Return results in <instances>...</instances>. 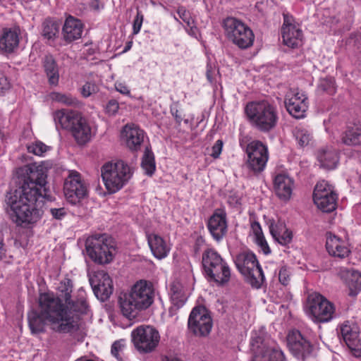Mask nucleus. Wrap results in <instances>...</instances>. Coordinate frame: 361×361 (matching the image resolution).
<instances>
[{
    "instance_id": "nucleus-23",
    "label": "nucleus",
    "mask_w": 361,
    "mask_h": 361,
    "mask_svg": "<svg viewBox=\"0 0 361 361\" xmlns=\"http://www.w3.org/2000/svg\"><path fill=\"white\" fill-rule=\"evenodd\" d=\"M147 243L152 255L157 259L166 258L171 249L169 240L155 232L147 233Z\"/></svg>"
},
{
    "instance_id": "nucleus-10",
    "label": "nucleus",
    "mask_w": 361,
    "mask_h": 361,
    "mask_svg": "<svg viewBox=\"0 0 361 361\" xmlns=\"http://www.w3.org/2000/svg\"><path fill=\"white\" fill-rule=\"evenodd\" d=\"M307 315L314 322H328L335 315L333 303L317 293L308 295L305 306Z\"/></svg>"
},
{
    "instance_id": "nucleus-48",
    "label": "nucleus",
    "mask_w": 361,
    "mask_h": 361,
    "mask_svg": "<svg viewBox=\"0 0 361 361\" xmlns=\"http://www.w3.org/2000/svg\"><path fill=\"white\" fill-rule=\"evenodd\" d=\"M279 282L283 285L287 286L290 280V271L286 266H283L279 271Z\"/></svg>"
},
{
    "instance_id": "nucleus-41",
    "label": "nucleus",
    "mask_w": 361,
    "mask_h": 361,
    "mask_svg": "<svg viewBox=\"0 0 361 361\" xmlns=\"http://www.w3.org/2000/svg\"><path fill=\"white\" fill-rule=\"evenodd\" d=\"M141 166L145 173L148 176H152L155 171L154 156L153 152L148 148L145 149L142 159Z\"/></svg>"
},
{
    "instance_id": "nucleus-5",
    "label": "nucleus",
    "mask_w": 361,
    "mask_h": 361,
    "mask_svg": "<svg viewBox=\"0 0 361 361\" xmlns=\"http://www.w3.org/2000/svg\"><path fill=\"white\" fill-rule=\"evenodd\" d=\"M102 178L106 190L115 193L121 190L130 179L133 171L123 161L107 162L101 169Z\"/></svg>"
},
{
    "instance_id": "nucleus-37",
    "label": "nucleus",
    "mask_w": 361,
    "mask_h": 361,
    "mask_svg": "<svg viewBox=\"0 0 361 361\" xmlns=\"http://www.w3.org/2000/svg\"><path fill=\"white\" fill-rule=\"evenodd\" d=\"M251 232L254 236V241L260 250L264 255H269L271 252V249L262 233V227L258 222L254 221L251 224Z\"/></svg>"
},
{
    "instance_id": "nucleus-53",
    "label": "nucleus",
    "mask_w": 361,
    "mask_h": 361,
    "mask_svg": "<svg viewBox=\"0 0 361 361\" xmlns=\"http://www.w3.org/2000/svg\"><path fill=\"white\" fill-rule=\"evenodd\" d=\"M11 85L4 73H0V94L10 89Z\"/></svg>"
},
{
    "instance_id": "nucleus-39",
    "label": "nucleus",
    "mask_w": 361,
    "mask_h": 361,
    "mask_svg": "<svg viewBox=\"0 0 361 361\" xmlns=\"http://www.w3.org/2000/svg\"><path fill=\"white\" fill-rule=\"evenodd\" d=\"M171 298L173 303L178 306H182L185 300L186 296L183 286L178 281H173L170 287Z\"/></svg>"
},
{
    "instance_id": "nucleus-47",
    "label": "nucleus",
    "mask_w": 361,
    "mask_h": 361,
    "mask_svg": "<svg viewBox=\"0 0 361 361\" xmlns=\"http://www.w3.org/2000/svg\"><path fill=\"white\" fill-rule=\"evenodd\" d=\"M126 345V341L124 339L116 341L112 344L111 353L118 360H121V353L125 349Z\"/></svg>"
},
{
    "instance_id": "nucleus-24",
    "label": "nucleus",
    "mask_w": 361,
    "mask_h": 361,
    "mask_svg": "<svg viewBox=\"0 0 361 361\" xmlns=\"http://www.w3.org/2000/svg\"><path fill=\"white\" fill-rule=\"evenodd\" d=\"M326 248L331 256L339 259H344L350 253L348 243L331 233H326Z\"/></svg>"
},
{
    "instance_id": "nucleus-56",
    "label": "nucleus",
    "mask_w": 361,
    "mask_h": 361,
    "mask_svg": "<svg viewBox=\"0 0 361 361\" xmlns=\"http://www.w3.org/2000/svg\"><path fill=\"white\" fill-rule=\"evenodd\" d=\"M171 113L172 116L174 117L176 123L180 125L182 121V116L181 114L179 112V111L176 108H171Z\"/></svg>"
},
{
    "instance_id": "nucleus-57",
    "label": "nucleus",
    "mask_w": 361,
    "mask_h": 361,
    "mask_svg": "<svg viewBox=\"0 0 361 361\" xmlns=\"http://www.w3.org/2000/svg\"><path fill=\"white\" fill-rule=\"evenodd\" d=\"M162 361H180V360L174 357L165 356L162 358Z\"/></svg>"
},
{
    "instance_id": "nucleus-30",
    "label": "nucleus",
    "mask_w": 361,
    "mask_h": 361,
    "mask_svg": "<svg viewBox=\"0 0 361 361\" xmlns=\"http://www.w3.org/2000/svg\"><path fill=\"white\" fill-rule=\"evenodd\" d=\"M83 30L82 22L72 16L66 18L63 27V35L64 39L71 42L80 38Z\"/></svg>"
},
{
    "instance_id": "nucleus-14",
    "label": "nucleus",
    "mask_w": 361,
    "mask_h": 361,
    "mask_svg": "<svg viewBox=\"0 0 361 361\" xmlns=\"http://www.w3.org/2000/svg\"><path fill=\"white\" fill-rule=\"evenodd\" d=\"M245 152L249 169L255 173L264 171L269 160L267 146L259 140H252L247 144Z\"/></svg>"
},
{
    "instance_id": "nucleus-34",
    "label": "nucleus",
    "mask_w": 361,
    "mask_h": 361,
    "mask_svg": "<svg viewBox=\"0 0 361 361\" xmlns=\"http://www.w3.org/2000/svg\"><path fill=\"white\" fill-rule=\"evenodd\" d=\"M80 116L73 111L59 110L54 114V120L56 126L62 128L72 129L73 125L78 121Z\"/></svg>"
},
{
    "instance_id": "nucleus-22",
    "label": "nucleus",
    "mask_w": 361,
    "mask_h": 361,
    "mask_svg": "<svg viewBox=\"0 0 361 361\" xmlns=\"http://www.w3.org/2000/svg\"><path fill=\"white\" fill-rule=\"evenodd\" d=\"M90 282L95 295L102 301L107 300L113 293L112 280L109 274L103 270L97 271L90 278Z\"/></svg>"
},
{
    "instance_id": "nucleus-16",
    "label": "nucleus",
    "mask_w": 361,
    "mask_h": 361,
    "mask_svg": "<svg viewBox=\"0 0 361 361\" xmlns=\"http://www.w3.org/2000/svg\"><path fill=\"white\" fill-rule=\"evenodd\" d=\"M188 328L196 336H205L212 328V319L203 306L194 307L189 316Z\"/></svg>"
},
{
    "instance_id": "nucleus-25",
    "label": "nucleus",
    "mask_w": 361,
    "mask_h": 361,
    "mask_svg": "<svg viewBox=\"0 0 361 361\" xmlns=\"http://www.w3.org/2000/svg\"><path fill=\"white\" fill-rule=\"evenodd\" d=\"M121 135L127 147L133 151L140 148L145 137L144 130L135 124L126 125L121 131Z\"/></svg>"
},
{
    "instance_id": "nucleus-51",
    "label": "nucleus",
    "mask_w": 361,
    "mask_h": 361,
    "mask_svg": "<svg viewBox=\"0 0 361 361\" xmlns=\"http://www.w3.org/2000/svg\"><path fill=\"white\" fill-rule=\"evenodd\" d=\"M224 142L221 140H218L212 146L210 153V156L214 159H218L221 154Z\"/></svg>"
},
{
    "instance_id": "nucleus-27",
    "label": "nucleus",
    "mask_w": 361,
    "mask_h": 361,
    "mask_svg": "<svg viewBox=\"0 0 361 361\" xmlns=\"http://www.w3.org/2000/svg\"><path fill=\"white\" fill-rule=\"evenodd\" d=\"M20 35L18 27L4 28L0 36V50L6 54L14 52L19 46Z\"/></svg>"
},
{
    "instance_id": "nucleus-26",
    "label": "nucleus",
    "mask_w": 361,
    "mask_h": 361,
    "mask_svg": "<svg viewBox=\"0 0 361 361\" xmlns=\"http://www.w3.org/2000/svg\"><path fill=\"white\" fill-rule=\"evenodd\" d=\"M207 227L214 239L221 240L227 232L226 213L221 209L216 210L209 219Z\"/></svg>"
},
{
    "instance_id": "nucleus-58",
    "label": "nucleus",
    "mask_w": 361,
    "mask_h": 361,
    "mask_svg": "<svg viewBox=\"0 0 361 361\" xmlns=\"http://www.w3.org/2000/svg\"><path fill=\"white\" fill-rule=\"evenodd\" d=\"M173 18L176 21H178V18L176 16L173 15Z\"/></svg>"
},
{
    "instance_id": "nucleus-17",
    "label": "nucleus",
    "mask_w": 361,
    "mask_h": 361,
    "mask_svg": "<svg viewBox=\"0 0 361 361\" xmlns=\"http://www.w3.org/2000/svg\"><path fill=\"white\" fill-rule=\"evenodd\" d=\"M286 342L288 350L298 360H304L312 354V345L298 330L288 333Z\"/></svg>"
},
{
    "instance_id": "nucleus-36",
    "label": "nucleus",
    "mask_w": 361,
    "mask_h": 361,
    "mask_svg": "<svg viewBox=\"0 0 361 361\" xmlns=\"http://www.w3.org/2000/svg\"><path fill=\"white\" fill-rule=\"evenodd\" d=\"M43 66L49 84L57 85L59 80V68L52 56L47 55L43 59Z\"/></svg>"
},
{
    "instance_id": "nucleus-38",
    "label": "nucleus",
    "mask_w": 361,
    "mask_h": 361,
    "mask_svg": "<svg viewBox=\"0 0 361 361\" xmlns=\"http://www.w3.org/2000/svg\"><path fill=\"white\" fill-rule=\"evenodd\" d=\"M177 13L179 18L185 23V30L192 37H197L198 35V30L195 25V20L192 18L190 13L187 11L184 7H179L177 10Z\"/></svg>"
},
{
    "instance_id": "nucleus-13",
    "label": "nucleus",
    "mask_w": 361,
    "mask_h": 361,
    "mask_svg": "<svg viewBox=\"0 0 361 361\" xmlns=\"http://www.w3.org/2000/svg\"><path fill=\"white\" fill-rule=\"evenodd\" d=\"M338 195L334 186L322 180L315 185L313 200L317 207L324 212H331L336 207Z\"/></svg>"
},
{
    "instance_id": "nucleus-31",
    "label": "nucleus",
    "mask_w": 361,
    "mask_h": 361,
    "mask_svg": "<svg viewBox=\"0 0 361 361\" xmlns=\"http://www.w3.org/2000/svg\"><path fill=\"white\" fill-rule=\"evenodd\" d=\"M340 275L349 289V294L357 295L361 290V274L355 270L342 269Z\"/></svg>"
},
{
    "instance_id": "nucleus-6",
    "label": "nucleus",
    "mask_w": 361,
    "mask_h": 361,
    "mask_svg": "<svg viewBox=\"0 0 361 361\" xmlns=\"http://www.w3.org/2000/svg\"><path fill=\"white\" fill-rule=\"evenodd\" d=\"M204 273L210 281L218 285L227 283L231 278V270L227 262L214 249L208 248L202 254Z\"/></svg>"
},
{
    "instance_id": "nucleus-45",
    "label": "nucleus",
    "mask_w": 361,
    "mask_h": 361,
    "mask_svg": "<svg viewBox=\"0 0 361 361\" xmlns=\"http://www.w3.org/2000/svg\"><path fill=\"white\" fill-rule=\"evenodd\" d=\"M319 92H327L332 94L335 92L334 80L333 78H325L319 80L318 84Z\"/></svg>"
},
{
    "instance_id": "nucleus-29",
    "label": "nucleus",
    "mask_w": 361,
    "mask_h": 361,
    "mask_svg": "<svg viewBox=\"0 0 361 361\" xmlns=\"http://www.w3.org/2000/svg\"><path fill=\"white\" fill-rule=\"evenodd\" d=\"M72 135L78 145H85L92 139L94 133L85 118L80 117L71 130Z\"/></svg>"
},
{
    "instance_id": "nucleus-40",
    "label": "nucleus",
    "mask_w": 361,
    "mask_h": 361,
    "mask_svg": "<svg viewBox=\"0 0 361 361\" xmlns=\"http://www.w3.org/2000/svg\"><path fill=\"white\" fill-rule=\"evenodd\" d=\"M293 136L297 143L300 147L308 145L312 140L310 131L303 126H297L293 131Z\"/></svg>"
},
{
    "instance_id": "nucleus-18",
    "label": "nucleus",
    "mask_w": 361,
    "mask_h": 361,
    "mask_svg": "<svg viewBox=\"0 0 361 361\" xmlns=\"http://www.w3.org/2000/svg\"><path fill=\"white\" fill-rule=\"evenodd\" d=\"M285 106L293 117L302 118L308 107L307 97L299 89H291L286 94Z\"/></svg>"
},
{
    "instance_id": "nucleus-3",
    "label": "nucleus",
    "mask_w": 361,
    "mask_h": 361,
    "mask_svg": "<svg viewBox=\"0 0 361 361\" xmlns=\"http://www.w3.org/2000/svg\"><path fill=\"white\" fill-rule=\"evenodd\" d=\"M154 290L151 282L137 281L127 293L121 294L118 302L123 316L132 319L149 307L154 302Z\"/></svg>"
},
{
    "instance_id": "nucleus-28",
    "label": "nucleus",
    "mask_w": 361,
    "mask_h": 361,
    "mask_svg": "<svg viewBox=\"0 0 361 361\" xmlns=\"http://www.w3.org/2000/svg\"><path fill=\"white\" fill-rule=\"evenodd\" d=\"M294 188V181L286 173H279L274 179V188L276 195L284 202L289 200L291 197Z\"/></svg>"
},
{
    "instance_id": "nucleus-49",
    "label": "nucleus",
    "mask_w": 361,
    "mask_h": 361,
    "mask_svg": "<svg viewBox=\"0 0 361 361\" xmlns=\"http://www.w3.org/2000/svg\"><path fill=\"white\" fill-rule=\"evenodd\" d=\"M98 91L97 85L91 82H86L81 89V93L83 97H88Z\"/></svg>"
},
{
    "instance_id": "nucleus-52",
    "label": "nucleus",
    "mask_w": 361,
    "mask_h": 361,
    "mask_svg": "<svg viewBox=\"0 0 361 361\" xmlns=\"http://www.w3.org/2000/svg\"><path fill=\"white\" fill-rule=\"evenodd\" d=\"M119 109L118 102L114 99L110 100L106 106V112L111 116L115 115Z\"/></svg>"
},
{
    "instance_id": "nucleus-12",
    "label": "nucleus",
    "mask_w": 361,
    "mask_h": 361,
    "mask_svg": "<svg viewBox=\"0 0 361 361\" xmlns=\"http://www.w3.org/2000/svg\"><path fill=\"white\" fill-rule=\"evenodd\" d=\"M131 337L135 348L141 353L153 352L160 341L159 331L154 327L147 325H142L133 329Z\"/></svg>"
},
{
    "instance_id": "nucleus-4",
    "label": "nucleus",
    "mask_w": 361,
    "mask_h": 361,
    "mask_svg": "<svg viewBox=\"0 0 361 361\" xmlns=\"http://www.w3.org/2000/svg\"><path fill=\"white\" fill-rule=\"evenodd\" d=\"M245 114L250 124L264 133L274 129L279 121L276 106L268 100L248 102L245 107Z\"/></svg>"
},
{
    "instance_id": "nucleus-43",
    "label": "nucleus",
    "mask_w": 361,
    "mask_h": 361,
    "mask_svg": "<svg viewBox=\"0 0 361 361\" xmlns=\"http://www.w3.org/2000/svg\"><path fill=\"white\" fill-rule=\"evenodd\" d=\"M27 150L29 152L35 155L43 157L45 154L51 149V147L46 145L41 141H35L27 145Z\"/></svg>"
},
{
    "instance_id": "nucleus-35",
    "label": "nucleus",
    "mask_w": 361,
    "mask_h": 361,
    "mask_svg": "<svg viewBox=\"0 0 361 361\" xmlns=\"http://www.w3.org/2000/svg\"><path fill=\"white\" fill-rule=\"evenodd\" d=\"M343 144L348 146L361 145V126L353 123L348 125L341 136Z\"/></svg>"
},
{
    "instance_id": "nucleus-33",
    "label": "nucleus",
    "mask_w": 361,
    "mask_h": 361,
    "mask_svg": "<svg viewBox=\"0 0 361 361\" xmlns=\"http://www.w3.org/2000/svg\"><path fill=\"white\" fill-rule=\"evenodd\" d=\"M317 159L322 167L334 169L338 164V155L332 147H325L317 152Z\"/></svg>"
},
{
    "instance_id": "nucleus-7",
    "label": "nucleus",
    "mask_w": 361,
    "mask_h": 361,
    "mask_svg": "<svg viewBox=\"0 0 361 361\" xmlns=\"http://www.w3.org/2000/svg\"><path fill=\"white\" fill-rule=\"evenodd\" d=\"M88 256L98 264L110 263L116 255V246L113 239L106 234L94 235L86 241Z\"/></svg>"
},
{
    "instance_id": "nucleus-2",
    "label": "nucleus",
    "mask_w": 361,
    "mask_h": 361,
    "mask_svg": "<svg viewBox=\"0 0 361 361\" xmlns=\"http://www.w3.org/2000/svg\"><path fill=\"white\" fill-rule=\"evenodd\" d=\"M40 312L32 310L27 314L32 334L45 331L46 324L59 333H75L79 329V317L66 313L59 300L50 293L41 294L39 298Z\"/></svg>"
},
{
    "instance_id": "nucleus-1",
    "label": "nucleus",
    "mask_w": 361,
    "mask_h": 361,
    "mask_svg": "<svg viewBox=\"0 0 361 361\" xmlns=\"http://www.w3.org/2000/svg\"><path fill=\"white\" fill-rule=\"evenodd\" d=\"M49 166H26L27 178L18 188L6 194V211L11 220L18 226L32 227L39 222L44 214L41 199L46 194L47 171Z\"/></svg>"
},
{
    "instance_id": "nucleus-19",
    "label": "nucleus",
    "mask_w": 361,
    "mask_h": 361,
    "mask_svg": "<svg viewBox=\"0 0 361 361\" xmlns=\"http://www.w3.org/2000/svg\"><path fill=\"white\" fill-rule=\"evenodd\" d=\"M282 38L285 45L290 48H297L302 45L303 34L300 25L288 15H283Z\"/></svg>"
},
{
    "instance_id": "nucleus-50",
    "label": "nucleus",
    "mask_w": 361,
    "mask_h": 361,
    "mask_svg": "<svg viewBox=\"0 0 361 361\" xmlns=\"http://www.w3.org/2000/svg\"><path fill=\"white\" fill-rule=\"evenodd\" d=\"M144 16L140 11H137L133 23V34L137 35L142 27Z\"/></svg>"
},
{
    "instance_id": "nucleus-46",
    "label": "nucleus",
    "mask_w": 361,
    "mask_h": 361,
    "mask_svg": "<svg viewBox=\"0 0 361 361\" xmlns=\"http://www.w3.org/2000/svg\"><path fill=\"white\" fill-rule=\"evenodd\" d=\"M206 77L211 85H215L217 82L219 73L214 63L210 62L207 63L206 67Z\"/></svg>"
},
{
    "instance_id": "nucleus-44",
    "label": "nucleus",
    "mask_w": 361,
    "mask_h": 361,
    "mask_svg": "<svg viewBox=\"0 0 361 361\" xmlns=\"http://www.w3.org/2000/svg\"><path fill=\"white\" fill-rule=\"evenodd\" d=\"M59 26L56 23L46 20L43 23L42 35L48 39H53L59 33Z\"/></svg>"
},
{
    "instance_id": "nucleus-9",
    "label": "nucleus",
    "mask_w": 361,
    "mask_h": 361,
    "mask_svg": "<svg viewBox=\"0 0 361 361\" xmlns=\"http://www.w3.org/2000/svg\"><path fill=\"white\" fill-rule=\"evenodd\" d=\"M235 262L239 271L252 287L259 288L262 286L265 277L254 253L241 252L236 257Z\"/></svg>"
},
{
    "instance_id": "nucleus-55",
    "label": "nucleus",
    "mask_w": 361,
    "mask_h": 361,
    "mask_svg": "<svg viewBox=\"0 0 361 361\" xmlns=\"http://www.w3.org/2000/svg\"><path fill=\"white\" fill-rule=\"evenodd\" d=\"M50 212L56 219H61L66 214L64 208H52Z\"/></svg>"
},
{
    "instance_id": "nucleus-8",
    "label": "nucleus",
    "mask_w": 361,
    "mask_h": 361,
    "mask_svg": "<svg viewBox=\"0 0 361 361\" xmlns=\"http://www.w3.org/2000/svg\"><path fill=\"white\" fill-rule=\"evenodd\" d=\"M73 285L68 279L62 280L58 286L59 295L54 299L59 300L63 311L70 314L78 316L75 312L85 313L87 308L85 290H78V298L71 299Z\"/></svg>"
},
{
    "instance_id": "nucleus-21",
    "label": "nucleus",
    "mask_w": 361,
    "mask_h": 361,
    "mask_svg": "<svg viewBox=\"0 0 361 361\" xmlns=\"http://www.w3.org/2000/svg\"><path fill=\"white\" fill-rule=\"evenodd\" d=\"M254 356L252 361H284L283 352L275 345H269L252 338L251 341Z\"/></svg>"
},
{
    "instance_id": "nucleus-54",
    "label": "nucleus",
    "mask_w": 361,
    "mask_h": 361,
    "mask_svg": "<svg viewBox=\"0 0 361 361\" xmlns=\"http://www.w3.org/2000/svg\"><path fill=\"white\" fill-rule=\"evenodd\" d=\"M115 88L116 91L119 92L122 94L128 95L130 94V90L128 87L123 82H116Z\"/></svg>"
},
{
    "instance_id": "nucleus-11",
    "label": "nucleus",
    "mask_w": 361,
    "mask_h": 361,
    "mask_svg": "<svg viewBox=\"0 0 361 361\" xmlns=\"http://www.w3.org/2000/svg\"><path fill=\"white\" fill-rule=\"evenodd\" d=\"M228 38L240 49H247L253 44L255 35L252 30L243 22L228 18L224 21Z\"/></svg>"
},
{
    "instance_id": "nucleus-20",
    "label": "nucleus",
    "mask_w": 361,
    "mask_h": 361,
    "mask_svg": "<svg viewBox=\"0 0 361 361\" xmlns=\"http://www.w3.org/2000/svg\"><path fill=\"white\" fill-rule=\"evenodd\" d=\"M341 336L355 357H361V334L354 322L345 321L340 326Z\"/></svg>"
},
{
    "instance_id": "nucleus-32",
    "label": "nucleus",
    "mask_w": 361,
    "mask_h": 361,
    "mask_svg": "<svg viewBox=\"0 0 361 361\" xmlns=\"http://www.w3.org/2000/svg\"><path fill=\"white\" fill-rule=\"evenodd\" d=\"M269 231L274 240L281 245H287L292 241L293 233L283 223L271 224Z\"/></svg>"
},
{
    "instance_id": "nucleus-42",
    "label": "nucleus",
    "mask_w": 361,
    "mask_h": 361,
    "mask_svg": "<svg viewBox=\"0 0 361 361\" xmlns=\"http://www.w3.org/2000/svg\"><path fill=\"white\" fill-rule=\"evenodd\" d=\"M49 98L52 102L67 106L74 105L76 103L75 97L66 93L53 92L49 94Z\"/></svg>"
},
{
    "instance_id": "nucleus-15",
    "label": "nucleus",
    "mask_w": 361,
    "mask_h": 361,
    "mask_svg": "<svg viewBox=\"0 0 361 361\" xmlns=\"http://www.w3.org/2000/svg\"><path fill=\"white\" fill-rule=\"evenodd\" d=\"M63 192L67 201L72 204H76L87 195V186L78 171L69 172L64 181Z\"/></svg>"
}]
</instances>
